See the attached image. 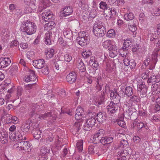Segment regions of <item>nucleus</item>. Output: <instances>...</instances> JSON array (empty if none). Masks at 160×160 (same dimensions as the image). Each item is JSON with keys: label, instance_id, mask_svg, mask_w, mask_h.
Wrapping results in <instances>:
<instances>
[{"label": "nucleus", "instance_id": "4c0bfd02", "mask_svg": "<svg viewBox=\"0 0 160 160\" xmlns=\"http://www.w3.org/2000/svg\"><path fill=\"white\" fill-rule=\"evenodd\" d=\"M52 116V112L51 111L46 112L44 114H42L41 115H38V116L39 119L42 120V119H46L47 118L51 117Z\"/></svg>", "mask_w": 160, "mask_h": 160}, {"label": "nucleus", "instance_id": "c03bdc74", "mask_svg": "<svg viewBox=\"0 0 160 160\" xmlns=\"http://www.w3.org/2000/svg\"><path fill=\"white\" fill-rule=\"evenodd\" d=\"M83 142L82 140H79L78 141L77 144L76 146L79 152H81L82 150Z\"/></svg>", "mask_w": 160, "mask_h": 160}, {"label": "nucleus", "instance_id": "4468645a", "mask_svg": "<svg viewBox=\"0 0 160 160\" xmlns=\"http://www.w3.org/2000/svg\"><path fill=\"white\" fill-rule=\"evenodd\" d=\"M33 66L38 69L43 68L45 64V61L43 59L35 60L33 61Z\"/></svg>", "mask_w": 160, "mask_h": 160}, {"label": "nucleus", "instance_id": "473e14b6", "mask_svg": "<svg viewBox=\"0 0 160 160\" xmlns=\"http://www.w3.org/2000/svg\"><path fill=\"white\" fill-rule=\"evenodd\" d=\"M77 67L80 72H84L86 71L85 66L83 62L81 60L80 62H78L77 64Z\"/></svg>", "mask_w": 160, "mask_h": 160}, {"label": "nucleus", "instance_id": "4d7b16f0", "mask_svg": "<svg viewBox=\"0 0 160 160\" xmlns=\"http://www.w3.org/2000/svg\"><path fill=\"white\" fill-rule=\"evenodd\" d=\"M34 55V52L32 51H29L27 53V57L29 59H33L35 56Z\"/></svg>", "mask_w": 160, "mask_h": 160}, {"label": "nucleus", "instance_id": "6ab92c4d", "mask_svg": "<svg viewBox=\"0 0 160 160\" xmlns=\"http://www.w3.org/2000/svg\"><path fill=\"white\" fill-rule=\"evenodd\" d=\"M109 56L111 58H114L117 56L118 53V50L117 47L115 45L111 48V49L109 50Z\"/></svg>", "mask_w": 160, "mask_h": 160}, {"label": "nucleus", "instance_id": "72a5a7b5", "mask_svg": "<svg viewBox=\"0 0 160 160\" xmlns=\"http://www.w3.org/2000/svg\"><path fill=\"white\" fill-rule=\"evenodd\" d=\"M99 148L93 146H90L88 149V152L89 154L97 153L98 152Z\"/></svg>", "mask_w": 160, "mask_h": 160}, {"label": "nucleus", "instance_id": "a211bd4d", "mask_svg": "<svg viewBox=\"0 0 160 160\" xmlns=\"http://www.w3.org/2000/svg\"><path fill=\"white\" fill-rule=\"evenodd\" d=\"M78 43L81 46H83L87 44V38L86 36L79 37L77 38Z\"/></svg>", "mask_w": 160, "mask_h": 160}, {"label": "nucleus", "instance_id": "79ce46f5", "mask_svg": "<svg viewBox=\"0 0 160 160\" xmlns=\"http://www.w3.org/2000/svg\"><path fill=\"white\" fill-rule=\"evenodd\" d=\"M124 17V19L127 21L131 20L134 18V15L132 13L130 12L125 14Z\"/></svg>", "mask_w": 160, "mask_h": 160}, {"label": "nucleus", "instance_id": "8fccbe9b", "mask_svg": "<svg viewBox=\"0 0 160 160\" xmlns=\"http://www.w3.org/2000/svg\"><path fill=\"white\" fill-rule=\"evenodd\" d=\"M50 151V148L49 147L44 146L42 148L41 151L43 154L49 153Z\"/></svg>", "mask_w": 160, "mask_h": 160}, {"label": "nucleus", "instance_id": "5701e85b", "mask_svg": "<svg viewBox=\"0 0 160 160\" xmlns=\"http://www.w3.org/2000/svg\"><path fill=\"white\" fill-rule=\"evenodd\" d=\"M22 150L25 152H29L31 151L30 144L28 142L23 141L22 149Z\"/></svg>", "mask_w": 160, "mask_h": 160}, {"label": "nucleus", "instance_id": "f704fd0d", "mask_svg": "<svg viewBox=\"0 0 160 160\" xmlns=\"http://www.w3.org/2000/svg\"><path fill=\"white\" fill-rule=\"evenodd\" d=\"M100 8L103 9L104 10V13L107 12L108 11L109 9H108V5L105 2L101 1L99 4Z\"/></svg>", "mask_w": 160, "mask_h": 160}, {"label": "nucleus", "instance_id": "338daca9", "mask_svg": "<svg viewBox=\"0 0 160 160\" xmlns=\"http://www.w3.org/2000/svg\"><path fill=\"white\" fill-rule=\"evenodd\" d=\"M23 91L22 88L20 87H18L17 88V95L18 96H20L22 94Z\"/></svg>", "mask_w": 160, "mask_h": 160}, {"label": "nucleus", "instance_id": "dca6fc26", "mask_svg": "<svg viewBox=\"0 0 160 160\" xmlns=\"http://www.w3.org/2000/svg\"><path fill=\"white\" fill-rule=\"evenodd\" d=\"M150 75L147 80V83L151 85L152 83L159 82V80L157 78L154 73L151 72Z\"/></svg>", "mask_w": 160, "mask_h": 160}, {"label": "nucleus", "instance_id": "1a4fd4ad", "mask_svg": "<svg viewBox=\"0 0 160 160\" xmlns=\"http://www.w3.org/2000/svg\"><path fill=\"white\" fill-rule=\"evenodd\" d=\"M110 96L112 100H113V102L115 104L118 105L120 101V97L118 93L115 91L111 90L110 91Z\"/></svg>", "mask_w": 160, "mask_h": 160}, {"label": "nucleus", "instance_id": "7c9ffc66", "mask_svg": "<svg viewBox=\"0 0 160 160\" xmlns=\"http://www.w3.org/2000/svg\"><path fill=\"white\" fill-rule=\"evenodd\" d=\"M102 46L104 48L107 49L108 50L111 49V48L113 47V45L112 44L111 41L110 40H107L104 42L102 43Z\"/></svg>", "mask_w": 160, "mask_h": 160}, {"label": "nucleus", "instance_id": "de8ad7c7", "mask_svg": "<svg viewBox=\"0 0 160 160\" xmlns=\"http://www.w3.org/2000/svg\"><path fill=\"white\" fill-rule=\"evenodd\" d=\"M151 72L149 70H146L143 72L141 75L142 78L143 79H146L148 78H149V75H150Z\"/></svg>", "mask_w": 160, "mask_h": 160}, {"label": "nucleus", "instance_id": "6e6d98bb", "mask_svg": "<svg viewBox=\"0 0 160 160\" xmlns=\"http://www.w3.org/2000/svg\"><path fill=\"white\" fill-rule=\"evenodd\" d=\"M16 132H9V138L11 140L14 141L16 139Z\"/></svg>", "mask_w": 160, "mask_h": 160}, {"label": "nucleus", "instance_id": "bb28decb", "mask_svg": "<svg viewBox=\"0 0 160 160\" xmlns=\"http://www.w3.org/2000/svg\"><path fill=\"white\" fill-rule=\"evenodd\" d=\"M55 25L54 22L50 21L48 23L45 24L44 28L47 30H50L54 28Z\"/></svg>", "mask_w": 160, "mask_h": 160}, {"label": "nucleus", "instance_id": "13d9d810", "mask_svg": "<svg viewBox=\"0 0 160 160\" xmlns=\"http://www.w3.org/2000/svg\"><path fill=\"white\" fill-rule=\"evenodd\" d=\"M24 2L28 5H36L35 4L36 0H25Z\"/></svg>", "mask_w": 160, "mask_h": 160}, {"label": "nucleus", "instance_id": "864d4df0", "mask_svg": "<svg viewBox=\"0 0 160 160\" xmlns=\"http://www.w3.org/2000/svg\"><path fill=\"white\" fill-rule=\"evenodd\" d=\"M62 64V62L60 61H58L54 63V66L57 70H61Z\"/></svg>", "mask_w": 160, "mask_h": 160}, {"label": "nucleus", "instance_id": "3c124183", "mask_svg": "<svg viewBox=\"0 0 160 160\" xmlns=\"http://www.w3.org/2000/svg\"><path fill=\"white\" fill-rule=\"evenodd\" d=\"M54 146L57 149L59 150L61 148L63 145H62L61 142L58 140L55 141Z\"/></svg>", "mask_w": 160, "mask_h": 160}, {"label": "nucleus", "instance_id": "f8f14e48", "mask_svg": "<svg viewBox=\"0 0 160 160\" xmlns=\"http://www.w3.org/2000/svg\"><path fill=\"white\" fill-rule=\"evenodd\" d=\"M42 19L45 22L48 21L52 18V14L48 9L45 10L42 13Z\"/></svg>", "mask_w": 160, "mask_h": 160}, {"label": "nucleus", "instance_id": "2f4dec72", "mask_svg": "<svg viewBox=\"0 0 160 160\" xmlns=\"http://www.w3.org/2000/svg\"><path fill=\"white\" fill-rule=\"evenodd\" d=\"M63 35L65 37L68 39H71L72 37V33L71 30L69 28H65L63 31Z\"/></svg>", "mask_w": 160, "mask_h": 160}, {"label": "nucleus", "instance_id": "69168bd1", "mask_svg": "<svg viewBox=\"0 0 160 160\" xmlns=\"http://www.w3.org/2000/svg\"><path fill=\"white\" fill-rule=\"evenodd\" d=\"M8 136V133L7 132H6L4 129H0V137L1 136L2 137H7Z\"/></svg>", "mask_w": 160, "mask_h": 160}, {"label": "nucleus", "instance_id": "2eb2a0df", "mask_svg": "<svg viewBox=\"0 0 160 160\" xmlns=\"http://www.w3.org/2000/svg\"><path fill=\"white\" fill-rule=\"evenodd\" d=\"M31 122V120L29 119L23 122L21 127V131L24 132H28L30 128V124Z\"/></svg>", "mask_w": 160, "mask_h": 160}, {"label": "nucleus", "instance_id": "5fc2aeb1", "mask_svg": "<svg viewBox=\"0 0 160 160\" xmlns=\"http://www.w3.org/2000/svg\"><path fill=\"white\" fill-rule=\"evenodd\" d=\"M107 35L110 38H114L115 36V31L113 29L109 30L107 32Z\"/></svg>", "mask_w": 160, "mask_h": 160}, {"label": "nucleus", "instance_id": "393cba45", "mask_svg": "<svg viewBox=\"0 0 160 160\" xmlns=\"http://www.w3.org/2000/svg\"><path fill=\"white\" fill-rule=\"evenodd\" d=\"M106 117L104 112H99L97 116V119L100 123L103 122L106 119Z\"/></svg>", "mask_w": 160, "mask_h": 160}, {"label": "nucleus", "instance_id": "aec40b11", "mask_svg": "<svg viewBox=\"0 0 160 160\" xmlns=\"http://www.w3.org/2000/svg\"><path fill=\"white\" fill-rule=\"evenodd\" d=\"M16 139H17L19 140L23 141L26 139V135H25L24 132L21 131L16 132Z\"/></svg>", "mask_w": 160, "mask_h": 160}, {"label": "nucleus", "instance_id": "ddd939ff", "mask_svg": "<svg viewBox=\"0 0 160 160\" xmlns=\"http://www.w3.org/2000/svg\"><path fill=\"white\" fill-rule=\"evenodd\" d=\"M51 2L49 0H41V3L38 8L39 12H41L46 7L50 6Z\"/></svg>", "mask_w": 160, "mask_h": 160}, {"label": "nucleus", "instance_id": "9d476101", "mask_svg": "<svg viewBox=\"0 0 160 160\" xmlns=\"http://www.w3.org/2000/svg\"><path fill=\"white\" fill-rule=\"evenodd\" d=\"M11 60L8 57L0 58V68H4L8 66L11 63Z\"/></svg>", "mask_w": 160, "mask_h": 160}, {"label": "nucleus", "instance_id": "f257e3e1", "mask_svg": "<svg viewBox=\"0 0 160 160\" xmlns=\"http://www.w3.org/2000/svg\"><path fill=\"white\" fill-rule=\"evenodd\" d=\"M37 26L35 23L29 20H25L22 22L20 26L21 31L28 35H32L36 31Z\"/></svg>", "mask_w": 160, "mask_h": 160}, {"label": "nucleus", "instance_id": "9b49d317", "mask_svg": "<svg viewBox=\"0 0 160 160\" xmlns=\"http://www.w3.org/2000/svg\"><path fill=\"white\" fill-rule=\"evenodd\" d=\"M127 58H124L123 60V62L124 65L126 66H129L131 69H133L135 68L136 66V63L134 60L131 59L129 60Z\"/></svg>", "mask_w": 160, "mask_h": 160}, {"label": "nucleus", "instance_id": "09e8293b", "mask_svg": "<svg viewBox=\"0 0 160 160\" xmlns=\"http://www.w3.org/2000/svg\"><path fill=\"white\" fill-rule=\"evenodd\" d=\"M100 99H99L97 102L99 105H100L102 103L104 100V91H102L101 92V95H100Z\"/></svg>", "mask_w": 160, "mask_h": 160}, {"label": "nucleus", "instance_id": "58836bf2", "mask_svg": "<svg viewBox=\"0 0 160 160\" xmlns=\"http://www.w3.org/2000/svg\"><path fill=\"white\" fill-rule=\"evenodd\" d=\"M23 141L18 142L13 145V148L17 150L22 151Z\"/></svg>", "mask_w": 160, "mask_h": 160}, {"label": "nucleus", "instance_id": "37998d69", "mask_svg": "<svg viewBox=\"0 0 160 160\" xmlns=\"http://www.w3.org/2000/svg\"><path fill=\"white\" fill-rule=\"evenodd\" d=\"M29 75L32 82L35 81L37 78L35 74V71L32 70H29Z\"/></svg>", "mask_w": 160, "mask_h": 160}, {"label": "nucleus", "instance_id": "a18cd8bd", "mask_svg": "<svg viewBox=\"0 0 160 160\" xmlns=\"http://www.w3.org/2000/svg\"><path fill=\"white\" fill-rule=\"evenodd\" d=\"M120 146L122 148H127L128 146V143L127 140L122 139L120 141Z\"/></svg>", "mask_w": 160, "mask_h": 160}, {"label": "nucleus", "instance_id": "cd10ccee", "mask_svg": "<svg viewBox=\"0 0 160 160\" xmlns=\"http://www.w3.org/2000/svg\"><path fill=\"white\" fill-rule=\"evenodd\" d=\"M37 8L36 5H28L26 8L25 12L26 13H30L32 12H34L36 11L35 10Z\"/></svg>", "mask_w": 160, "mask_h": 160}, {"label": "nucleus", "instance_id": "052dcab7", "mask_svg": "<svg viewBox=\"0 0 160 160\" xmlns=\"http://www.w3.org/2000/svg\"><path fill=\"white\" fill-rule=\"evenodd\" d=\"M8 136H7V137L5 136V137L4 136L2 137V136H1V137H0L1 142L2 144L7 143L8 142Z\"/></svg>", "mask_w": 160, "mask_h": 160}, {"label": "nucleus", "instance_id": "c9c22d12", "mask_svg": "<svg viewBox=\"0 0 160 160\" xmlns=\"http://www.w3.org/2000/svg\"><path fill=\"white\" fill-rule=\"evenodd\" d=\"M133 90L132 88L130 86L127 87L125 89V94L127 96L129 97L133 94Z\"/></svg>", "mask_w": 160, "mask_h": 160}, {"label": "nucleus", "instance_id": "a878e982", "mask_svg": "<svg viewBox=\"0 0 160 160\" xmlns=\"http://www.w3.org/2000/svg\"><path fill=\"white\" fill-rule=\"evenodd\" d=\"M106 70L109 72H112L115 67L114 62L111 61H108L106 64Z\"/></svg>", "mask_w": 160, "mask_h": 160}, {"label": "nucleus", "instance_id": "0e129e2a", "mask_svg": "<svg viewBox=\"0 0 160 160\" xmlns=\"http://www.w3.org/2000/svg\"><path fill=\"white\" fill-rule=\"evenodd\" d=\"M82 126V124L79 122H76L74 125V128L77 130L78 131L81 129Z\"/></svg>", "mask_w": 160, "mask_h": 160}, {"label": "nucleus", "instance_id": "bf43d9fd", "mask_svg": "<svg viewBox=\"0 0 160 160\" xmlns=\"http://www.w3.org/2000/svg\"><path fill=\"white\" fill-rule=\"evenodd\" d=\"M76 113L84 116V111L83 109L80 107H78L76 110Z\"/></svg>", "mask_w": 160, "mask_h": 160}, {"label": "nucleus", "instance_id": "ea45409f", "mask_svg": "<svg viewBox=\"0 0 160 160\" xmlns=\"http://www.w3.org/2000/svg\"><path fill=\"white\" fill-rule=\"evenodd\" d=\"M108 15L106 13V16H107L108 15L109 18H111L113 15H116L117 12V9L114 8H112L110 10L109 9L108 11Z\"/></svg>", "mask_w": 160, "mask_h": 160}, {"label": "nucleus", "instance_id": "603ef678", "mask_svg": "<svg viewBox=\"0 0 160 160\" xmlns=\"http://www.w3.org/2000/svg\"><path fill=\"white\" fill-rule=\"evenodd\" d=\"M92 142L94 143H97L99 142H101V139L100 137L97 135L95 134L92 137Z\"/></svg>", "mask_w": 160, "mask_h": 160}, {"label": "nucleus", "instance_id": "a19ab883", "mask_svg": "<svg viewBox=\"0 0 160 160\" xmlns=\"http://www.w3.org/2000/svg\"><path fill=\"white\" fill-rule=\"evenodd\" d=\"M132 40L131 39H128L126 40L124 43L123 46L122 47L125 48V49L128 48L129 47L132 45Z\"/></svg>", "mask_w": 160, "mask_h": 160}, {"label": "nucleus", "instance_id": "774afa93", "mask_svg": "<svg viewBox=\"0 0 160 160\" xmlns=\"http://www.w3.org/2000/svg\"><path fill=\"white\" fill-rule=\"evenodd\" d=\"M97 60L96 59L94 56H91L90 58V60L89 62L90 65H93V63L96 62Z\"/></svg>", "mask_w": 160, "mask_h": 160}, {"label": "nucleus", "instance_id": "7ed1b4c3", "mask_svg": "<svg viewBox=\"0 0 160 160\" xmlns=\"http://www.w3.org/2000/svg\"><path fill=\"white\" fill-rule=\"evenodd\" d=\"M160 50V48H157L154 50L151 56V61L149 62V63L148 62V59L144 61L145 65L150 64L151 65L149 68L150 69L152 70L154 68L155 65L158 61V53Z\"/></svg>", "mask_w": 160, "mask_h": 160}, {"label": "nucleus", "instance_id": "4be33fe9", "mask_svg": "<svg viewBox=\"0 0 160 160\" xmlns=\"http://www.w3.org/2000/svg\"><path fill=\"white\" fill-rule=\"evenodd\" d=\"M54 50L52 48H48L45 50V53L47 59L52 58L54 54Z\"/></svg>", "mask_w": 160, "mask_h": 160}, {"label": "nucleus", "instance_id": "c756f323", "mask_svg": "<svg viewBox=\"0 0 160 160\" xmlns=\"http://www.w3.org/2000/svg\"><path fill=\"white\" fill-rule=\"evenodd\" d=\"M133 109V108H131L130 106H128V109H127L123 113L124 117L126 118H129L132 114V109Z\"/></svg>", "mask_w": 160, "mask_h": 160}, {"label": "nucleus", "instance_id": "e2e57ef3", "mask_svg": "<svg viewBox=\"0 0 160 160\" xmlns=\"http://www.w3.org/2000/svg\"><path fill=\"white\" fill-rule=\"evenodd\" d=\"M64 60L68 62H70L72 59V57L71 56L68 54H66L64 55Z\"/></svg>", "mask_w": 160, "mask_h": 160}, {"label": "nucleus", "instance_id": "412c9836", "mask_svg": "<svg viewBox=\"0 0 160 160\" xmlns=\"http://www.w3.org/2000/svg\"><path fill=\"white\" fill-rule=\"evenodd\" d=\"M113 138L112 137H105L101 139V143L103 145L110 144L112 142Z\"/></svg>", "mask_w": 160, "mask_h": 160}, {"label": "nucleus", "instance_id": "0eeeda50", "mask_svg": "<svg viewBox=\"0 0 160 160\" xmlns=\"http://www.w3.org/2000/svg\"><path fill=\"white\" fill-rule=\"evenodd\" d=\"M138 91L139 92L141 97H144L146 95L147 89L145 83L142 82V83L138 85Z\"/></svg>", "mask_w": 160, "mask_h": 160}, {"label": "nucleus", "instance_id": "f3484780", "mask_svg": "<svg viewBox=\"0 0 160 160\" xmlns=\"http://www.w3.org/2000/svg\"><path fill=\"white\" fill-rule=\"evenodd\" d=\"M73 12V9L70 6L66 7L63 8L62 11V16L66 17L71 15Z\"/></svg>", "mask_w": 160, "mask_h": 160}, {"label": "nucleus", "instance_id": "6e6552de", "mask_svg": "<svg viewBox=\"0 0 160 160\" xmlns=\"http://www.w3.org/2000/svg\"><path fill=\"white\" fill-rule=\"evenodd\" d=\"M77 76V74L75 72H71L67 75L66 79L69 83L72 84L75 82Z\"/></svg>", "mask_w": 160, "mask_h": 160}, {"label": "nucleus", "instance_id": "e433bc0d", "mask_svg": "<svg viewBox=\"0 0 160 160\" xmlns=\"http://www.w3.org/2000/svg\"><path fill=\"white\" fill-rule=\"evenodd\" d=\"M47 137L45 139L46 143L48 144H50L53 140L54 136L52 133L49 132L48 133Z\"/></svg>", "mask_w": 160, "mask_h": 160}, {"label": "nucleus", "instance_id": "c85d7f7f", "mask_svg": "<svg viewBox=\"0 0 160 160\" xmlns=\"http://www.w3.org/2000/svg\"><path fill=\"white\" fill-rule=\"evenodd\" d=\"M128 49H125V48L122 47L120 49L119 51V54L121 57L124 58H127L128 57Z\"/></svg>", "mask_w": 160, "mask_h": 160}, {"label": "nucleus", "instance_id": "f03ea898", "mask_svg": "<svg viewBox=\"0 0 160 160\" xmlns=\"http://www.w3.org/2000/svg\"><path fill=\"white\" fill-rule=\"evenodd\" d=\"M93 32L94 35L97 37L103 36L106 32V28L101 23L96 22L93 26Z\"/></svg>", "mask_w": 160, "mask_h": 160}, {"label": "nucleus", "instance_id": "680f3d73", "mask_svg": "<svg viewBox=\"0 0 160 160\" xmlns=\"http://www.w3.org/2000/svg\"><path fill=\"white\" fill-rule=\"evenodd\" d=\"M153 12L155 15L159 16L160 15V7L155 8L153 10Z\"/></svg>", "mask_w": 160, "mask_h": 160}, {"label": "nucleus", "instance_id": "49530a36", "mask_svg": "<svg viewBox=\"0 0 160 160\" xmlns=\"http://www.w3.org/2000/svg\"><path fill=\"white\" fill-rule=\"evenodd\" d=\"M92 54V52L88 50H83L82 53V55L84 58L89 57Z\"/></svg>", "mask_w": 160, "mask_h": 160}, {"label": "nucleus", "instance_id": "39448f33", "mask_svg": "<svg viewBox=\"0 0 160 160\" xmlns=\"http://www.w3.org/2000/svg\"><path fill=\"white\" fill-rule=\"evenodd\" d=\"M96 122V120L94 118L92 117L88 118L83 127V129L87 131L90 130L94 126Z\"/></svg>", "mask_w": 160, "mask_h": 160}, {"label": "nucleus", "instance_id": "b1692460", "mask_svg": "<svg viewBox=\"0 0 160 160\" xmlns=\"http://www.w3.org/2000/svg\"><path fill=\"white\" fill-rule=\"evenodd\" d=\"M52 37V33L51 32L48 31L45 35V43L47 45H49L51 43V38Z\"/></svg>", "mask_w": 160, "mask_h": 160}, {"label": "nucleus", "instance_id": "20e7f679", "mask_svg": "<svg viewBox=\"0 0 160 160\" xmlns=\"http://www.w3.org/2000/svg\"><path fill=\"white\" fill-rule=\"evenodd\" d=\"M119 105L115 104L114 102L111 101L107 107V109L108 113L110 115L112 116L118 110Z\"/></svg>", "mask_w": 160, "mask_h": 160}, {"label": "nucleus", "instance_id": "423d86ee", "mask_svg": "<svg viewBox=\"0 0 160 160\" xmlns=\"http://www.w3.org/2000/svg\"><path fill=\"white\" fill-rule=\"evenodd\" d=\"M140 101V98L138 96L133 95L128 100H126L125 104L127 106H130L133 104H136Z\"/></svg>", "mask_w": 160, "mask_h": 160}]
</instances>
